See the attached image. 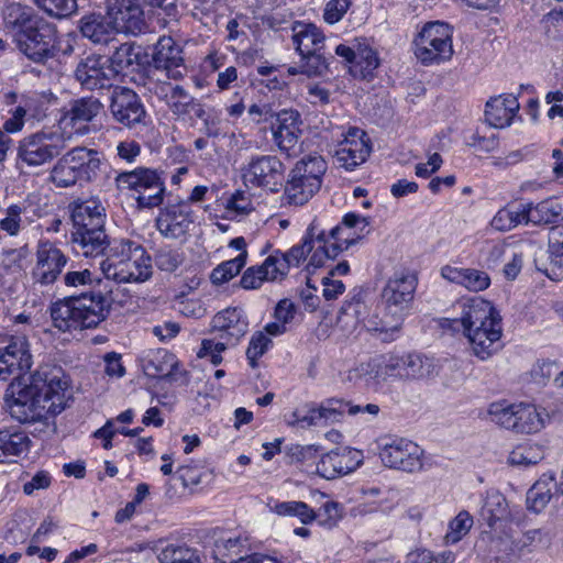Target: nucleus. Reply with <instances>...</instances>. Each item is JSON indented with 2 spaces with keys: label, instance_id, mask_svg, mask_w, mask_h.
<instances>
[{
  "label": "nucleus",
  "instance_id": "1",
  "mask_svg": "<svg viewBox=\"0 0 563 563\" xmlns=\"http://www.w3.org/2000/svg\"><path fill=\"white\" fill-rule=\"evenodd\" d=\"M68 380L60 367L42 366L30 384L12 391L10 411L21 422H32L45 415H58L66 407Z\"/></svg>",
  "mask_w": 563,
  "mask_h": 563
},
{
  "label": "nucleus",
  "instance_id": "2",
  "mask_svg": "<svg viewBox=\"0 0 563 563\" xmlns=\"http://www.w3.org/2000/svg\"><path fill=\"white\" fill-rule=\"evenodd\" d=\"M109 309L108 298L100 290H92L55 302L51 317L54 327L64 332L92 329L106 320Z\"/></svg>",
  "mask_w": 563,
  "mask_h": 563
},
{
  "label": "nucleus",
  "instance_id": "3",
  "mask_svg": "<svg viewBox=\"0 0 563 563\" xmlns=\"http://www.w3.org/2000/svg\"><path fill=\"white\" fill-rule=\"evenodd\" d=\"M100 269L106 278L117 283H144L153 275L151 256L141 244L130 240L115 241Z\"/></svg>",
  "mask_w": 563,
  "mask_h": 563
},
{
  "label": "nucleus",
  "instance_id": "4",
  "mask_svg": "<svg viewBox=\"0 0 563 563\" xmlns=\"http://www.w3.org/2000/svg\"><path fill=\"white\" fill-rule=\"evenodd\" d=\"M417 288V279L409 273H396L388 279L382 291L384 314L373 322L372 330L385 333V339H393L401 328L405 311L411 303Z\"/></svg>",
  "mask_w": 563,
  "mask_h": 563
},
{
  "label": "nucleus",
  "instance_id": "5",
  "mask_svg": "<svg viewBox=\"0 0 563 563\" xmlns=\"http://www.w3.org/2000/svg\"><path fill=\"white\" fill-rule=\"evenodd\" d=\"M101 159L95 150L74 147L53 166L49 180L57 188H69L92 181L100 169Z\"/></svg>",
  "mask_w": 563,
  "mask_h": 563
},
{
  "label": "nucleus",
  "instance_id": "6",
  "mask_svg": "<svg viewBox=\"0 0 563 563\" xmlns=\"http://www.w3.org/2000/svg\"><path fill=\"white\" fill-rule=\"evenodd\" d=\"M453 32L444 22H429L413 40V54L424 66L449 62L453 54Z\"/></svg>",
  "mask_w": 563,
  "mask_h": 563
},
{
  "label": "nucleus",
  "instance_id": "7",
  "mask_svg": "<svg viewBox=\"0 0 563 563\" xmlns=\"http://www.w3.org/2000/svg\"><path fill=\"white\" fill-rule=\"evenodd\" d=\"M459 316L445 319L444 322L453 330L462 329L463 335L471 334V330L484 332L489 330V324L503 328L501 317L493 303L482 297H470L459 300L455 305Z\"/></svg>",
  "mask_w": 563,
  "mask_h": 563
},
{
  "label": "nucleus",
  "instance_id": "8",
  "mask_svg": "<svg viewBox=\"0 0 563 563\" xmlns=\"http://www.w3.org/2000/svg\"><path fill=\"white\" fill-rule=\"evenodd\" d=\"M58 131L42 130L23 137L18 146V159L29 167H40L57 157L66 147Z\"/></svg>",
  "mask_w": 563,
  "mask_h": 563
},
{
  "label": "nucleus",
  "instance_id": "9",
  "mask_svg": "<svg viewBox=\"0 0 563 563\" xmlns=\"http://www.w3.org/2000/svg\"><path fill=\"white\" fill-rule=\"evenodd\" d=\"M14 42L24 56L37 64H45L54 58L58 51L56 26L44 19L18 33Z\"/></svg>",
  "mask_w": 563,
  "mask_h": 563
},
{
  "label": "nucleus",
  "instance_id": "10",
  "mask_svg": "<svg viewBox=\"0 0 563 563\" xmlns=\"http://www.w3.org/2000/svg\"><path fill=\"white\" fill-rule=\"evenodd\" d=\"M331 146L338 164L346 170H353L363 164L372 148L365 131L356 126L334 131Z\"/></svg>",
  "mask_w": 563,
  "mask_h": 563
},
{
  "label": "nucleus",
  "instance_id": "11",
  "mask_svg": "<svg viewBox=\"0 0 563 563\" xmlns=\"http://www.w3.org/2000/svg\"><path fill=\"white\" fill-rule=\"evenodd\" d=\"M102 109V103L93 97L70 101L58 120V132L66 141L88 134L91 131L89 123L101 113Z\"/></svg>",
  "mask_w": 563,
  "mask_h": 563
},
{
  "label": "nucleus",
  "instance_id": "12",
  "mask_svg": "<svg viewBox=\"0 0 563 563\" xmlns=\"http://www.w3.org/2000/svg\"><path fill=\"white\" fill-rule=\"evenodd\" d=\"M33 364L30 343L24 335H12L0 340V380L20 377Z\"/></svg>",
  "mask_w": 563,
  "mask_h": 563
},
{
  "label": "nucleus",
  "instance_id": "13",
  "mask_svg": "<svg viewBox=\"0 0 563 563\" xmlns=\"http://www.w3.org/2000/svg\"><path fill=\"white\" fill-rule=\"evenodd\" d=\"M379 456L385 466L408 473L420 472L424 465V451L405 438L391 439L383 444Z\"/></svg>",
  "mask_w": 563,
  "mask_h": 563
},
{
  "label": "nucleus",
  "instance_id": "14",
  "mask_svg": "<svg viewBox=\"0 0 563 563\" xmlns=\"http://www.w3.org/2000/svg\"><path fill=\"white\" fill-rule=\"evenodd\" d=\"M41 200L37 194H30L22 201L8 206L0 218V231L8 236H18L26 225L45 214Z\"/></svg>",
  "mask_w": 563,
  "mask_h": 563
},
{
  "label": "nucleus",
  "instance_id": "15",
  "mask_svg": "<svg viewBox=\"0 0 563 563\" xmlns=\"http://www.w3.org/2000/svg\"><path fill=\"white\" fill-rule=\"evenodd\" d=\"M285 167L275 155H256L242 168V177L245 185L264 187L271 190L282 184Z\"/></svg>",
  "mask_w": 563,
  "mask_h": 563
},
{
  "label": "nucleus",
  "instance_id": "16",
  "mask_svg": "<svg viewBox=\"0 0 563 563\" xmlns=\"http://www.w3.org/2000/svg\"><path fill=\"white\" fill-rule=\"evenodd\" d=\"M335 53L351 64L350 70L354 77L372 78L379 66L377 52L364 38L340 44L335 47Z\"/></svg>",
  "mask_w": 563,
  "mask_h": 563
},
{
  "label": "nucleus",
  "instance_id": "17",
  "mask_svg": "<svg viewBox=\"0 0 563 563\" xmlns=\"http://www.w3.org/2000/svg\"><path fill=\"white\" fill-rule=\"evenodd\" d=\"M75 77L84 88L95 90L112 86L117 71L107 56L91 54L78 63Z\"/></svg>",
  "mask_w": 563,
  "mask_h": 563
},
{
  "label": "nucleus",
  "instance_id": "18",
  "mask_svg": "<svg viewBox=\"0 0 563 563\" xmlns=\"http://www.w3.org/2000/svg\"><path fill=\"white\" fill-rule=\"evenodd\" d=\"M107 12L117 33L136 35L146 27L140 0H108Z\"/></svg>",
  "mask_w": 563,
  "mask_h": 563
},
{
  "label": "nucleus",
  "instance_id": "19",
  "mask_svg": "<svg viewBox=\"0 0 563 563\" xmlns=\"http://www.w3.org/2000/svg\"><path fill=\"white\" fill-rule=\"evenodd\" d=\"M195 223V213L188 202L170 205L161 210L156 228L167 239H185Z\"/></svg>",
  "mask_w": 563,
  "mask_h": 563
},
{
  "label": "nucleus",
  "instance_id": "20",
  "mask_svg": "<svg viewBox=\"0 0 563 563\" xmlns=\"http://www.w3.org/2000/svg\"><path fill=\"white\" fill-rule=\"evenodd\" d=\"M210 328L220 340L235 346L247 333L249 320L241 308L229 307L213 316Z\"/></svg>",
  "mask_w": 563,
  "mask_h": 563
},
{
  "label": "nucleus",
  "instance_id": "21",
  "mask_svg": "<svg viewBox=\"0 0 563 563\" xmlns=\"http://www.w3.org/2000/svg\"><path fill=\"white\" fill-rule=\"evenodd\" d=\"M67 263V257L53 243L42 241L36 249V264L33 278L36 283L48 285L54 283Z\"/></svg>",
  "mask_w": 563,
  "mask_h": 563
},
{
  "label": "nucleus",
  "instance_id": "22",
  "mask_svg": "<svg viewBox=\"0 0 563 563\" xmlns=\"http://www.w3.org/2000/svg\"><path fill=\"white\" fill-rule=\"evenodd\" d=\"M363 455L351 448H338L323 454L317 463V473L327 479L346 475L362 463Z\"/></svg>",
  "mask_w": 563,
  "mask_h": 563
},
{
  "label": "nucleus",
  "instance_id": "23",
  "mask_svg": "<svg viewBox=\"0 0 563 563\" xmlns=\"http://www.w3.org/2000/svg\"><path fill=\"white\" fill-rule=\"evenodd\" d=\"M110 110L115 121L128 128L141 123L145 117V109L139 96L125 87L114 88Z\"/></svg>",
  "mask_w": 563,
  "mask_h": 563
},
{
  "label": "nucleus",
  "instance_id": "24",
  "mask_svg": "<svg viewBox=\"0 0 563 563\" xmlns=\"http://www.w3.org/2000/svg\"><path fill=\"white\" fill-rule=\"evenodd\" d=\"M300 125V114L296 110H282L275 114L271 131L279 151L291 154L301 136Z\"/></svg>",
  "mask_w": 563,
  "mask_h": 563
},
{
  "label": "nucleus",
  "instance_id": "25",
  "mask_svg": "<svg viewBox=\"0 0 563 563\" xmlns=\"http://www.w3.org/2000/svg\"><path fill=\"white\" fill-rule=\"evenodd\" d=\"M153 63L157 69L165 71L167 78H183L187 68L184 64L183 51L169 36H163L155 45Z\"/></svg>",
  "mask_w": 563,
  "mask_h": 563
},
{
  "label": "nucleus",
  "instance_id": "26",
  "mask_svg": "<svg viewBox=\"0 0 563 563\" xmlns=\"http://www.w3.org/2000/svg\"><path fill=\"white\" fill-rule=\"evenodd\" d=\"M307 241L309 245L310 256L309 265L313 267H322L329 261L334 260L340 253L338 246L333 245L332 240L324 229L320 227L317 220H313L307 231Z\"/></svg>",
  "mask_w": 563,
  "mask_h": 563
},
{
  "label": "nucleus",
  "instance_id": "27",
  "mask_svg": "<svg viewBox=\"0 0 563 563\" xmlns=\"http://www.w3.org/2000/svg\"><path fill=\"white\" fill-rule=\"evenodd\" d=\"M399 366L398 356L384 355L361 364L357 371L367 384L380 385L393 379H400Z\"/></svg>",
  "mask_w": 563,
  "mask_h": 563
},
{
  "label": "nucleus",
  "instance_id": "28",
  "mask_svg": "<svg viewBox=\"0 0 563 563\" xmlns=\"http://www.w3.org/2000/svg\"><path fill=\"white\" fill-rule=\"evenodd\" d=\"M553 417V412L532 404L517 402L514 431L531 434L541 431Z\"/></svg>",
  "mask_w": 563,
  "mask_h": 563
},
{
  "label": "nucleus",
  "instance_id": "29",
  "mask_svg": "<svg viewBox=\"0 0 563 563\" xmlns=\"http://www.w3.org/2000/svg\"><path fill=\"white\" fill-rule=\"evenodd\" d=\"M519 109L520 104L516 96L501 95L487 101L485 119L490 126L504 129L512 123Z\"/></svg>",
  "mask_w": 563,
  "mask_h": 563
},
{
  "label": "nucleus",
  "instance_id": "30",
  "mask_svg": "<svg viewBox=\"0 0 563 563\" xmlns=\"http://www.w3.org/2000/svg\"><path fill=\"white\" fill-rule=\"evenodd\" d=\"M73 249L82 256H98L110 247L104 229H76L71 232Z\"/></svg>",
  "mask_w": 563,
  "mask_h": 563
},
{
  "label": "nucleus",
  "instance_id": "31",
  "mask_svg": "<svg viewBox=\"0 0 563 563\" xmlns=\"http://www.w3.org/2000/svg\"><path fill=\"white\" fill-rule=\"evenodd\" d=\"M2 21L5 30L15 35L35 25L43 18L35 10L20 2H9L2 9Z\"/></svg>",
  "mask_w": 563,
  "mask_h": 563
},
{
  "label": "nucleus",
  "instance_id": "32",
  "mask_svg": "<svg viewBox=\"0 0 563 563\" xmlns=\"http://www.w3.org/2000/svg\"><path fill=\"white\" fill-rule=\"evenodd\" d=\"M71 219L76 229H104L106 209L97 199L73 203Z\"/></svg>",
  "mask_w": 563,
  "mask_h": 563
},
{
  "label": "nucleus",
  "instance_id": "33",
  "mask_svg": "<svg viewBox=\"0 0 563 563\" xmlns=\"http://www.w3.org/2000/svg\"><path fill=\"white\" fill-rule=\"evenodd\" d=\"M464 336L472 354L481 361H487L501 349L503 328L495 329L489 324V330L481 332L473 329L471 334Z\"/></svg>",
  "mask_w": 563,
  "mask_h": 563
},
{
  "label": "nucleus",
  "instance_id": "34",
  "mask_svg": "<svg viewBox=\"0 0 563 563\" xmlns=\"http://www.w3.org/2000/svg\"><path fill=\"white\" fill-rule=\"evenodd\" d=\"M526 224H547L563 219V200L548 198L538 203H522Z\"/></svg>",
  "mask_w": 563,
  "mask_h": 563
},
{
  "label": "nucleus",
  "instance_id": "35",
  "mask_svg": "<svg viewBox=\"0 0 563 563\" xmlns=\"http://www.w3.org/2000/svg\"><path fill=\"white\" fill-rule=\"evenodd\" d=\"M321 183L306 180L289 174L282 196V205L301 207L319 191Z\"/></svg>",
  "mask_w": 563,
  "mask_h": 563
},
{
  "label": "nucleus",
  "instance_id": "36",
  "mask_svg": "<svg viewBox=\"0 0 563 563\" xmlns=\"http://www.w3.org/2000/svg\"><path fill=\"white\" fill-rule=\"evenodd\" d=\"M159 177L161 174L157 170L140 167L131 172L120 173L115 177V184L119 190L131 191L132 197L135 199L136 195L147 189Z\"/></svg>",
  "mask_w": 563,
  "mask_h": 563
},
{
  "label": "nucleus",
  "instance_id": "37",
  "mask_svg": "<svg viewBox=\"0 0 563 563\" xmlns=\"http://www.w3.org/2000/svg\"><path fill=\"white\" fill-rule=\"evenodd\" d=\"M79 29L82 36L93 43H104L117 33L108 13L106 15L92 13L82 16L79 21Z\"/></svg>",
  "mask_w": 563,
  "mask_h": 563
},
{
  "label": "nucleus",
  "instance_id": "38",
  "mask_svg": "<svg viewBox=\"0 0 563 563\" xmlns=\"http://www.w3.org/2000/svg\"><path fill=\"white\" fill-rule=\"evenodd\" d=\"M144 373L153 378L169 376L176 366L175 355L165 349L147 351L142 357Z\"/></svg>",
  "mask_w": 563,
  "mask_h": 563
},
{
  "label": "nucleus",
  "instance_id": "39",
  "mask_svg": "<svg viewBox=\"0 0 563 563\" xmlns=\"http://www.w3.org/2000/svg\"><path fill=\"white\" fill-rule=\"evenodd\" d=\"M31 440L24 431L15 429L0 430V463L29 452Z\"/></svg>",
  "mask_w": 563,
  "mask_h": 563
},
{
  "label": "nucleus",
  "instance_id": "40",
  "mask_svg": "<svg viewBox=\"0 0 563 563\" xmlns=\"http://www.w3.org/2000/svg\"><path fill=\"white\" fill-rule=\"evenodd\" d=\"M400 379L418 380L433 375L435 365L433 361L420 354H408L399 357Z\"/></svg>",
  "mask_w": 563,
  "mask_h": 563
},
{
  "label": "nucleus",
  "instance_id": "41",
  "mask_svg": "<svg viewBox=\"0 0 563 563\" xmlns=\"http://www.w3.org/2000/svg\"><path fill=\"white\" fill-rule=\"evenodd\" d=\"M294 31V44L301 56L317 53L323 47L324 36L316 25L299 24Z\"/></svg>",
  "mask_w": 563,
  "mask_h": 563
},
{
  "label": "nucleus",
  "instance_id": "42",
  "mask_svg": "<svg viewBox=\"0 0 563 563\" xmlns=\"http://www.w3.org/2000/svg\"><path fill=\"white\" fill-rule=\"evenodd\" d=\"M316 410L320 424H329L339 422L345 413L351 416L357 415L361 409L358 405H352L342 399L331 398L322 401L320 405H316Z\"/></svg>",
  "mask_w": 563,
  "mask_h": 563
},
{
  "label": "nucleus",
  "instance_id": "43",
  "mask_svg": "<svg viewBox=\"0 0 563 563\" xmlns=\"http://www.w3.org/2000/svg\"><path fill=\"white\" fill-rule=\"evenodd\" d=\"M158 563H203L201 552L180 543H168L157 554Z\"/></svg>",
  "mask_w": 563,
  "mask_h": 563
},
{
  "label": "nucleus",
  "instance_id": "44",
  "mask_svg": "<svg viewBox=\"0 0 563 563\" xmlns=\"http://www.w3.org/2000/svg\"><path fill=\"white\" fill-rule=\"evenodd\" d=\"M552 541L551 532L543 528L530 529L512 541V553L532 552L537 549H547Z\"/></svg>",
  "mask_w": 563,
  "mask_h": 563
},
{
  "label": "nucleus",
  "instance_id": "45",
  "mask_svg": "<svg viewBox=\"0 0 563 563\" xmlns=\"http://www.w3.org/2000/svg\"><path fill=\"white\" fill-rule=\"evenodd\" d=\"M556 483L552 475H543L528 490L527 503L534 512H541L552 498Z\"/></svg>",
  "mask_w": 563,
  "mask_h": 563
},
{
  "label": "nucleus",
  "instance_id": "46",
  "mask_svg": "<svg viewBox=\"0 0 563 563\" xmlns=\"http://www.w3.org/2000/svg\"><path fill=\"white\" fill-rule=\"evenodd\" d=\"M327 172V162L320 155H307L299 159L290 174L310 181L322 184V177Z\"/></svg>",
  "mask_w": 563,
  "mask_h": 563
},
{
  "label": "nucleus",
  "instance_id": "47",
  "mask_svg": "<svg viewBox=\"0 0 563 563\" xmlns=\"http://www.w3.org/2000/svg\"><path fill=\"white\" fill-rule=\"evenodd\" d=\"M508 515L506 498L497 490H489L486 494L481 516L489 527L504 519Z\"/></svg>",
  "mask_w": 563,
  "mask_h": 563
},
{
  "label": "nucleus",
  "instance_id": "48",
  "mask_svg": "<svg viewBox=\"0 0 563 563\" xmlns=\"http://www.w3.org/2000/svg\"><path fill=\"white\" fill-rule=\"evenodd\" d=\"M521 223H526L522 203L499 209L490 220V227L499 232L510 231Z\"/></svg>",
  "mask_w": 563,
  "mask_h": 563
},
{
  "label": "nucleus",
  "instance_id": "49",
  "mask_svg": "<svg viewBox=\"0 0 563 563\" xmlns=\"http://www.w3.org/2000/svg\"><path fill=\"white\" fill-rule=\"evenodd\" d=\"M169 110L178 118L190 113L201 115V103L191 97L183 87H179L173 98L166 102Z\"/></svg>",
  "mask_w": 563,
  "mask_h": 563
},
{
  "label": "nucleus",
  "instance_id": "50",
  "mask_svg": "<svg viewBox=\"0 0 563 563\" xmlns=\"http://www.w3.org/2000/svg\"><path fill=\"white\" fill-rule=\"evenodd\" d=\"M272 510L278 516L297 517L303 525H309L317 519V512L306 503L299 500L276 503Z\"/></svg>",
  "mask_w": 563,
  "mask_h": 563
},
{
  "label": "nucleus",
  "instance_id": "51",
  "mask_svg": "<svg viewBox=\"0 0 563 563\" xmlns=\"http://www.w3.org/2000/svg\"><path fill=\"white\" fill-rule=\"evenodd\" d=\"M516 404L506 400L492 402L487 408V417L495 424L507 430H514Z\"/></svg>",
  "mask_w": 563,
  "mask_h": 563
},
{
  "label": "nucleus",
  "instance_id": "52",
  "mask_svg": "<svg viewBox=\"0 0 563 563\" xmlns=\"http://www.w3.org/2000/svg\"><path fill=\"white\" fill-rule=\"evenodd\" d=\"M247 252L240 253L236 257L225 261L213 268L210 278L214 285H222L235 277L246 263Z\"/></svg>",
  "mask_w": 563,
  "mask_h": 563
},
{
  "label": "nucleus",
  "instance_id": "53",
  "mask_svg": "<svg viewBox=\"0 0 563 563\" xmlns=\"http://www.w3.org/2000/svg\"><path fill=\"white\" fill-rule=\"evenodd\" d=\"M543 459L542 449L537 444H521L516 446L508 456L512 466L527 467L534 465Z\"/></svg>",
  "mask_w": 563,
  "mask_h": 563
},
{
  "label": "nucleus",
  "instance_id": "54",
  "mask_svg": "<svg viewBox=\"0 0 563 563\" xmlns=\"http://www.w3.org/2000/svg\"><path fill=\"white\" fill-rule=\"evenodd\" d=\"M57 98L51 91L33 92L22 99L21 103L32 118L45 115L47 109L56 102Z\"/></svg>",
  "mask_w": 563,
  "mask_h": 563
},
{
  "label": "nucleus",
  "instance_id": "55",
  "mask_svg": "<svg viewBox=\"0 0 563 563\" xmlns=\"http://www.w3.org/2000/svg\"><path fill=\"white\" fill-rule=\"evenodd\" d=\"M262 268L264 272L263 277H265L267 282L283 280L289 272L288 264L286 260L283 258V252L279 250L274 251L265 258Z\"/></svg>",
  "mask_w": 563,
  "mask_h": 563
},
{
  "label": "nucleus",
  "instance_id": "56",
  "mask_svg": "<svg viewBox=\"0 0 563 563\" xmlns=\"http://www.w3.org/2000/svg\"><path fill=\"white\" fill-rule=\"evenodd\" d=\"M272 340L263 331H256L252 334L245 355L252 368L257 367V361L269 350Z\"/></svg>",
  "mask_w": 563,
  "mask_h": 563
},
{
  "label": "nucleus",
  "instance_id": "57",
  "mask_svg": "<svg viewBox=\"0 0 563 563\" xmlns=\"http://www.w3.org/2000/svg\"><path fill=\"white\" fill-rule=\"evenodd\" d=\"M164 195L165 184L161 176L147 189L136 195L135 201L139 208H154L163 203Z\"/></svg>",
  "mask_w": 563,
  "mask_h": 563
},
{
  "label": "nucleus",
  "instance_id": "58",
  "mask_svg": "<svg viewBox=\"0 0 563 563\" xmlns=\"http://www.w3.org/2000/svg\"><path fill=\"white\" fill-rule=\"evenodd\" d=\"M137 47L133 43L121 44L115 52L112 54L110 65L114 67L117 76L125 68L137 62L139 53L135 52Z\"/></svg>",
  "mask_w": 563,
  "mask_h": 563
},
{
  "label": "nucleus",
  "instance_id": "59",
  "mask_svg": "<svg viewBox=\"0 0 563 563\" xmlns=\"http://www.w3.org/2000/svg\"><path fill=\"white\" fill-rule=\"evenodd\" d=\"M35 4L51 16L67 18L77 10L76 0H34Z\"/></svg>",
  "mask_w": 563,
  "mask_h": 563
},
{
  "label": "nucleus",
  "instance_id": "60",
  "mask_svg": "<svg viewBox=\"0 0 563 563\" xmlns=\"http://www.w3.org/2000/svg\"><path fill=\"white\" fill-rule=\"evenodd\" d=\"M473 526V518L467 511H460L457 516L450 521L449 530L445 534L446 543H456L466 536Z\"/></svg>",
  "mask_w": 563,
  "mask_h": 563
},
{
  "label": "nucleus",
  "instance_id": "61",
  "mask_svg": "<svg viewBox=\"0 0 563 563\" xmlns=\"http://www.w3.org/2000/svg\"><path fill=\"white\" fill-rule=\"evenodd\" d=\"M203 122V133L208 137H218L222 134V112L217 108L205 109L201 104V115H196Z\"/></svg>",
  "mask_w": 563,
  "mask_h": 563
},
{
  "label": "nucleus",
  "instance_id": "62",
  "mask_svg": "<svg viewBox=\"0 0 563 563\" xmlns=\"http://www.w3.org/2000/svg\"><path fill=\"white\" fill-rule=\"evenodd\" d=\"M232 346L224 340L214 341L212 339H205L201 341V346L197 352L199 358L208 357L213 365H219L222 362V353Z\"/></svg>",
  "mask_w": 563,
  "mask_h": 563
},
{
  "label": "nucleus",
  "instance_id": "63",
  "mask_svg": "<svg viewBox=\"0 0 563 563\" xmlns=\"http://www.w3.org/2000/svg\"><path fill=\"white\" fill-rule=\"evenodd\" d=\"M253 209L250 196L242 191H236L225 202V211L231 218L249 214Z\"/></svg>",
  "mask_w": 563,
  "mask_h": 563
},
{
  "label": "nucleus",
  "instance_id": "64",
  "mask_svg": "<svg viewBox=\"0 0 563 563\" xmlns=\"http://www.w3.org/2000/svg\"><path fill=\"white\" fill-rule=\"evenodd\" d=\"M408 560L410 563H453L455 555L451 551L434 555L431 551L422 549L411 552Z\"/></svg>",
  "mask_w": 563,
  "mask_h": 563
}]
</instances>
